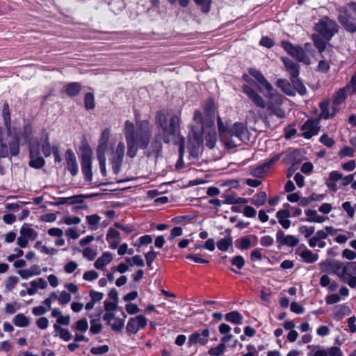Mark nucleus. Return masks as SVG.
<instances>
[{
	"label": "nucleus",
	"instance_id": "41",
	"mask_svg": "<svg viewBox=\"0 0 356 356\" xmlns=\"http://www.w3.org/2000/svg\"><path fill=\"white\" fill-rule=\"evenodd\" d=\"M236 246L241 250H248L251 246V241L249 236H243L236 241Z\"/></svg>",
	"mask_w": 356,
	"mask_h": 356
},
{
	"label": "nucleus",
	"instance_id": "25",
	"mask_svg": "<svg viewBox=\"0 0 356 356\" xmlns=\"http://www.w3.org/2000/svg\"><path fill=\"white\" fill-rule=\"evenodd\" d=\"M124 145L123 143H120L117 147L115 154L116 158L115 161V165H113V168L115 173H118L120 171V167L123 161L124 154Z\"/></svg>",
	"mask_w": 356,
	"mask_h": 356
},
{
	"label": "nucleus",
	"instance_id": "29",
	"mask_svg": "<svg viewBox=\"0 0 356 356\" xmlns=\"http://www.w3.org/2000/svg\"><path fill=\"white\" fill-rule=\"evenodd\" d=\"M338 20L347 31L356 32V23L353 19H347L346 15H339Z\"/></svg>",
	"mask_w": 356,
	"mask_h": 356
},
{
	"label": "nucleus",
	"instance_id": "17",
	"mask_svg": "<svg viewBox=\"0 0 356 356\" xmlns=\"http://www.w3.org/2000/svg\"><path fill=\"white\" fill-rule=\"evenodd\" d=\"M296 254L298 255L301 259L307 264H313L318 261L319 258L317 253L313 252L304 245H300L296 250Z\"/></svg>",
	"mask_w": 356,
	"mask_h": 356
},
{
	"label": "nucleus",
	"instance_id": "48",
	"mask_svg": "<svg viewBox=\"0 0 356 356\" xmlns=\"http://www.w3.org/2000/svg\"><path fill=\"white\" fill-rule=\"evenodd\" d=\"M342 209L346 212L347 216L353 219L355 217L354 207L352 206L351 202L346 201L344 202L342 205Z\"/></svg>",
	"mask_w": 356,
	"mask_h": 356
},
{
	"label": "nucleus",
	"instance_id": "8",
	"mask_svg": "<svg viewBox=\"0 0 356 356\" xmlns=\"http://www.w3.org/2000/svg\"><path fill=\"white\" fill-rule=\"evenodd\" d=\"M315 30L324 39L329 41L338 32V25L327 17H323L315 25Z\"/></svg>",
	"mask_w": 356,
	"mask_h": 356
},
{
	"label": "nucleus",
	"instance_id": "32",
	"mask_svg": "<svg viewBox=\"0 0 356 356\" xmlns=\"http://www.w3.org/2000/svg\"><path fill=\"white\" fill-rule=\"evenodd\" d=\"M81 88V85L79 83L72 82L65 85V91L68 96L74 97L80 92Z\"/></svg>",
	"mask_w": 356,
	"mask_h": 356
},
{
	"label": "nucleus",
	"instance_id": "15",
	"mask_svg": "<svg viewBox=\"0 0 356 356\" xmlns=\"http://www.w3.org/2000/svg\"><path fill=\"white\" fill-rule=\"evenodd\" d=\"M249 73L264 88L265 90H266L267 92L265 94V97L268 98H273L274 92L273 86L264 77L261 72L256 69L251 68L249 70Z\"/></svg>",
	"mask_w": 356,
	"mask_h": 356
},
{
	"label": "nucleus",
	"instance_id": "1",
	"mask_svg": "<svg viewBox=\"0 0 356 356\" xmlns=\"http://www.w3.org/2000/svg\"><path fill=\"white\" fill-rule=\"evenodd\" d=\"M124 136L127 145V156L134 158L138 149H146L152 137V126L147 120L137 122V127L133 122L127 120L124 123Z\"/></svg>",
	"mask_w": 356,
	"mask_h": 356
},
{
	"label": "nucleus",
	"instance_id": "60",
	"mask_svg": "<svg viewBox=\"0 0 356 356\" xmlns=\"http://www.w3.org/2000/svg\"><path fill=\"white\" fill-rule=\"evenodd\" d=\"M114 227L116 229H120L121 231H122L125 235L129 234L134 230V229L131 226L122 225L120 222H115Z\"/></svg>",
	"mask_w": 356,
	"mask_h": 356
},
{
	"label": "nucleus",
	"instance_id": "49",
	"mask_svg": "<svg viewBox=\"0 0 356 356\" xmlns=\"http://www.w3.org/2000/svg\"><path fill=\"white\" fill-rule=\"evenodd\" d=\"M126 261L130 266L136 265L138 266H144L145 265L144 261L140 255H135L131 258H127Z\"/></svg>",
	"mask_w": 356,
	"mask_h": 356
},
{
	"label": "nucleus",
	"instance_id": "9",
	"mask_svg": "<svg viewBox=\"0 0 356 356\" xmlns=\"http://www.w3.org/2000/svg\"><path fill=\"white\" fill-rule=\"evenodd\" d=\"M249 133L246 127L240 122H236L233 126L227 129V140H233L236 143L246 142L249 140ZM238 143H236V146Z\"/></svg>",
	"mask_w": 356,
	"mask_h": 356
},
{
	"label": "nucleus",
	"instance_id": "36",
	"mask_svg": "<svg viewBox=\"0 0 356 356\" xmlns=\"http://www.w3.org/2000/svg\"><path fill=\"white\" fill-rule=\"evenodd\" d=\"M347 91L344 88L339 89L334 95L332 103L334 106H337L345 102L347 95Z\"/></svg>",
	"mask_w": 356,
	"mask_h": 356
},
{
	"label": "nucleus",
	"instance_id": "38",
	"mask_svg": "<svg viewBox=\"0 0 356 356\" xmlns=\"http://www.w3.org/2000/svg\"><path fill=\"white\" fill-rule=\"evenodd\" d=\"M13 323L17 327H24L29 325L30 321L24 314H18L13 318Z\"/></svg>",
	"mask_w": 356,
	"mask_h": 356
},
{
	"label": "nucleus",
	"instance_id": "3",
	"mask_svg": "<svg viewBox=\"0 0 356 356\" xmlns=\"http://www.w3.org/2000/svg\"><path fill=\"white\" fill-rule=\"evenodd\" d=\"M2 115L6 132L5 133L3 128L0 127V157L8 156L9 152L11 156H17L19 152L20 139L17 133L12 132L9 106L7 103L3 106Z\"/></svg>",
	"mask_w": 356,
	"mask_h": 356
},
{
	"label": "nucleus",
	"instance_id": "26",
	"mask_svg": "<svg viewBox=\"0 0 356 356\" xmlns=\"http://www.w3.org/2000/svg\"><path fill=\"white\" fill-rule=\"evenodd\" d=\"M31 287L27 289L29 296H33L38 289H44L47 287V282L43 278H38L30 282Z\"/></svg>",
	"mask_w": 356,
	"mask_h": 356
},
{
	"label": "nucleus",
	"instance_id": "16",
	"mask_svg": "<svg viewBox=\"0 0 356 356\" xmlns=\"http://www.w3.org/2000/svg\"><path fill=\"white\" fill-rule=\"evenodd\" d=\"M210 336V331L209 329L205 328L200 331L192 333L188 337V344L189 346L195 344H200L204 346L208 343V338Z\"/></svg>",
	"mask_w": 356,
	"mask_h": 356
},
{
	"label": "nucleus",
	"instance_id": "43",
	"mask_svg": "<svg viewBox=\"0 0 356 356\" xmlns=\"http://www.w3.org/2000/svg\"><path fill=\"white\" fill-rule=\"evenodd\" d=\"M226 350V345L223 343H219L217 346L211 348L208 353L210 356H220L224 353Z\"/></svg>",
	"mask_w": 356,
	"mask_h": 356
},
{
	"label": "nucleus",
	"instance_id": "53",
	"mask_svg": "<svg viewBox=\"0 0 356 356\" xmlns=\"http://www.w3.org/2000/svg\"><path fill=\"white\" fill-rule=\"evenodd\" d=\"M76 330L80 332H86L88 329V323L86 318H82L79 320L74 327H73Z\"/></svg>",
	"mask_w": 356,
	"mask_h": 356
},
{
	"label": "nucleus",
	"instance_id": "34",
	"mask_svg": "<svg viewBox=\"0 0 356 356\" xmlns=\"http://www.w3.org/2000/svg\"><path fill=\"white\" fill-rule=\"evenodd\" d=\"M225 318L227 321L236 325H241L243 320V316L237 311L226 314Z\"/></svg>",
	"mask_w": 356,
	"mask_h": 356
},
{
	"label": "nucleus",
	"instance_id": "7",
	"mask_svg": "<svg viewBox=\"0 0 356 356\" xmlns=\"http://www.w3.org/2000/svg\"><path fill=\"white\" fill-rule=\"evenodd\" d=\"M280 44L289 55H290L298 62L302 63L306 65H309L312 63L311 58L307 54L304 48H302L300 45H294L291 42L287 40H282Z\"/></svg>",
	"mask_w": 356,
	"mask_h": 356
},
{
	"label": "nucleus",
	"instance_id": "19",
	"mask_svg": "<svg viewBox=\"0 0 356 356\" xmlns=\"http://www.w3.org/2000/svg\"><path fill=\"white\" fill-rule=\"evenodd\" d=\"M276 241L279 246L286 245L295 247L299 243V239L293 235H285L284 232L278 230L276 234Z\"/></svg>",
	"mask_w": 356,
	"mask_h": 356
},
{
	"label": "nucleus",
	"instance_id": "46",
	"mask_svg": "<svg viewBox=\"0 0 356 356\" xmlns=\"http://www.w3.org/2000/svg\"><path fill=\"white\" fill-rule=\"evenodd\" d=\"M85 108L88 110L95 108V98L91 92H88L84 97Z\"/></svg>",
	"mask_w": 356,
	"mask_h": 356
},
{
	"label": "nucleus",
	"instance_id": "31",
	"mask_svg": "<svg viewBox=\"0 0 356 356\" xmlns=\"http://www.w3.org/2000/svg\"><path fill=\"white\" fill-rule=\"evenodd\" d=\"M55 336H58L65 341H69L72 339V335L67 329L63 328L58 325H54Z\"/></svg>",
	"mask_w": 356,
	"mask_h": 356
},
{
	"label": "nucleus",
	"instance_id": "35",
	"mask_svg": "<svg viewBox=\"0 0 356 356\" xmlns=\"http://www.w3.org/2000/svg\"><path fill=\"white\" fill-rule=\"evenodd\" d=\"M293 88L295 92L297 91L300 95H305L307 93V89L298 76L290 77Z\"/></svg>",
	"mask_w": 356,
	"mask_h": 356
},
{
	"label": "nucleus",
	"instance_id": "61",
	"mask_svg": "<svg viewBox=\"0 0 356 356\" xmlns=\"http://www.w3.org/2000/svg\"><path fill=\"white\" fill-rule=\"evenodd\" d=\"M328 356H342L343 352L339 347L331 346L327 350Z\"/></svg>",
	"mask_w": 356,
	"mask_h": 356
},
{
	"label": "nucleus",
	"instance_id": "45",
	"mask_svg": "<svg viewBox=\"0 0 356 356\" xmlns=\"http://www.w3.org/2000/svg\"><path fill=\"white\" fill-rule=\"evenodd\" d=\"M19 278L16 276H10L5 281V288L7 291H12L19 282Z\"/></svg>",
	"mask_w": 356,
	"mask_h": 356
},
{
	"label": "nucleus",
	"instance_id": "63",
	"mask_svg": "<svg viewBox=\"0 0 356 356\" xmlns=\"http://www.w3.org/2000/svg\"><path fill=\"white\" fill-rule=\"evenodd\" d=\"M182 234H183V231H182L181 227H175L171 230L170 235L168 237V240L169 241H173L175 239V238H176L177 236H181Z\"/></svg>",
	"mask_w": 356,
	"mask_h": 356
},
{
	"label": "nucleus",
	"instance_id": "59",
	"mask_svg": "<svg viewBox=\"0 0 356 356\" xmlns=\"http://www.w3.org/2000/svg\"><path fill=\"white\" fill-rule=\"evenodd\" d=\"M269 111L270 114L275 115L280 118H284L285 116L284 111L279 107L270 106Z\"/></svg>",
	"mask_w": 356,
	"mask_h": 356
},
{
	"label": "nucleus",
	"instance_id": "18",
	"mask_svg": "<svg viewBox=\"0 0 356 356\" xmlns=\"http://www.w3.org/2000/svg\"><path fill=\"white\" fill-rule=\"evenodd\" d=\"M243 91L257 107L261 108L266 107V103L262 97L250 86L243 85Z\"/></svg>",
	"mask_w": 356,
	"mask_h": 356
},
{
	"label": "nucleus",
	"instance_id": "14",
	"mask_svg": "<svg viewBox=\"0 0 356 356\" xmlns=\"http://www.w3.org/2000/svg\"><path fill=\"white\" fill-rule=\"evenodd\" d=\"M320 130L318 120H307L301 127V136L306 139H310L318 134Z\"/></svg>",
	"mask_w": 356,
	"mask_h": 356
},
{
	"label": "nucleus",
	"instance_id": "64",
	"mask_svg": "<svg viewBox=\"0 0 356 356\" xmlns=\"http://www.w3.org/2000/svg\"><path fill=\"white\" fill-rule=\"evenodd\" d=\"M98 277V274L95 270H89L86 273H84L83 275V278L86 281H93L96 280Z\"/></svg>",
	"mask_w": 356,
	"mask_h": 356
},
{
	"label": "nucleus",
	"instance_id": "47",
	"mask_svg": "<svg viewBox=\"0 0 356 356\" xmlns=\"http://www.w3.org/2000/svg\"><path fill=\"white\" fill-rule=\"evenodd\" d=\"M319 141L328 148H331L335 144L334 140L326 134L320 137Z\"/></svg>",
	"mask_w": 356,
	"mask_h": 356
},
{
	"label": "nucleus",
	"instance_id": "10",
	"mask_svg": "<svg viewBox=\"0 0 356 356\" xmlns=\"http://www.w3.org/2000/svg\"><path fill=\"white\" fill-rule=\"evenodd\" d=\"M110 140V131L106 129L102 134L99 144L97 149V158L99 162L100 170L103 175H106V158L105 152L108 148Z\"/></svg>",
	"mask_w": 356,
	"mask_h": 356
},
{
	"label": "nucleus",
	"instance_id": "5",
	"mask_svg": "<svg viewBox=\"0 0 356 356\" xmlns=\"http://www.w3.org/2000/svg\"><path fill=\"white\" fill-rule=\"evenodd\" d=\"M354 174L343 176L341 172L332 170L330 172L325 184L329 191L332 193H336L339 189L344 188L350 184H351V188L356 190V181H354Z\"/></svg>",
	"mask_w": 356,
	"mask_h": 356
},
{
	"label": "nucleus",
	"instance_id": "56",
	"mask_svg": "<svg viewBox=\"0 0 356 356\" xmlns=\"http://www.w3.org/2000/svg\"><path fill=\"white\" fill-rule=\"evenodd\" d=\"M124 326V320L113 317V330L120 332Z\"/></svg>",
	"mask_w": 356,
	"mask_h": 356
},
{
	"label": "nucleus",
	"instance_id": "55",
	"mask_svg": "<svg viewBox=\"0 0 356 356\" xmlns=\"http://www.w3.org/2000/svg\"><path fill=\"white\" fill-rule=\"evenodd\" d=\"M194 1L202 6L204 13H208L210 10L212 0H194Z\"/></svg>",
	"mask_w": 356,
	"mask_h": 356
},
{
	"label": "nucleus",
	"instance_id": "2",
	"mask_svg": "<svg viewBox=\"0 0 356 356\" xmlns=\"http://www.w3.org/2000/svg\"><path fill=\"white\" fill-rule=\"evenodd\" d=\"M156 120L159 127L161 129V135L165 143H174L179 144V160H182L184 153L185 139L180 135V118L177 115H173L168 123L166 117L163 113H158Z\"/></svg>",
	"mask_w": 356,
	"mask_h": 356
},
{
	"label": "nucleus",
	"instance_id": "51",
	"mask_svg": "<svg viewBox=\"0 0 356 356\" xmlns=\"http://www.w3.org/2000/svg\"><path fill=\"white\" fill-rule=\"evenodd\" d=\"M152 237L151 235H144L139 238L138 241L134 244V246L140 248L143 245L150 244L152 242Z\"/></svg>",
	"mask_w": 356,
	"mask_h": 356
},
{
	"label": "nucleus",
	"instance_id": "57",
	"mask_svg": "<svg viewBox=\"0 0 356 356\" xmlns=\"http://www.w3.org/2000/svg\"><path fill=\"white\" fill-rule=\"evenodd\" d=\"M83 255L84 257L88 259L90 261H92L95 259L97 253L95 250L90 248H86L83 250Z\"/></svg>",
	"mask_w": 356,
	"mask_h": 356
},
{
	"label": "nucleus",
	"instance_id": "58",
	"mask_svg": "<svg viewBox=\"0 0 356 356\" xmlns=\"http://www.w3.org/2000/svg\"><path fill=\"white\" fill-rule=\"evenodd\" d=\"M330 66L327 61L325 60H321L319 61L318 65L317 66V71L326 73L330 70Z\"/></svg>",
	"mask_w": 356,
	"mask_h": 356
},
{
	"label": "nucleus",
	"instance_id": "52",
	"mask_svg": "<svg viewBox=\"0 0 356 356\" xmlns=\"http://www.w3.org/2000/svg\"><path fill=\"white\" fill-rule=\"evenodd\" d=\"M300 233L303 234L305 238H309L315 231L314 227H307L306 225H302L298 228Z\"/></svg>",
	"mask_w": 356,
	"mask_h": 356
},
{
	"label": "nucleus",
	"instance_id": "4",
	"mask_svg": "<svg viewBox=\"0 0 356 356\" xmlns=\"http://www.w3.org/2000/svg\"><path fill=\"white\" fill-rule=\"evenodd\" d=\"M332 272L335 274L341 282L348 284L350 288L356 287V262L350 261L343 264L335 261L330 265Z\"/></svg>",
	"mask_w": 356,
	"mask_h": 356
},
{
	"label": "nucleus",
	"instance_id": "23",
	"mask_svg": "<svg viewBox=\"0 0 356 356\" xmlns=\"http://www.w3.org/2000/svg\"><path fill=\"white\" fill-rule=\"evenodd\" d=\"M219 134L221 140L229 148H232L236 146V142L231 140H227V129L225 127L222 119L218 116L217 119Z\"/></svg>",
	"mask_w": 356,
	"mask_h": 356
},
{
	"label": "nucleus",
	"instance_id": "20",
	"mask_svg": "<svg viewBox=\"0 0 356 356\" xmlns=\"http://www.w3.org/2000/svg\"><path fill=\"white\" fill-rule=\"evenodd\" d=\"M321 113L319 118L321 119L328 120L332 118L339 109L336 106L330 107V100L326 99L319 103Z\"/></svg>",
	"mask_w": 356,
	"mask_h": 356
},
{
	"label": "nucleus",
	"instance_id": "33",
	"mask_svg": "<svg viewBox=\"0 0 356 356\" xmlns=\"http://www.w3.org/2000/svg\"><path fill=\"white\" fill-rule=\"evenodd\" d=\"M312 39L314 42V46L318 49V52L321 54L322 58L324 56L322 54L326 49V42L321 38V35L318 34H312Z\"/></svg>",
	"mask_w": 356,
	"mask_h": 356
},
{
	"label": "nucleus",
	"instance_id": "62",
	"mask_svg": "<svg viewBox=\"0 0 356 356\" xmlns=\"http://www.w3.org/2000/svg\"><path fill=\"white\" fill-rule=\"evenodd\" d=\"M77 267V264L75 261H71L65 265L64 270L66 273H72L76 270Z\"/></svg>",
	"mask_w": 356,
	"mask_h": 356
},
{
	"label": "nucleus",
	"instance_id": "21",
	"mask_svg": "<svg viewBox=\"0 0 356 356\" xmlns=\"http://www.w3.org/2000/svg\"><path fill=\"white\" fill-rule=\"evenodd\" d=\"M65 159L67 167L72 176H75L78 173L79 167L76 161L75 154L72 149H67L65 152Z\"/></svg>",
	"mask_w": 356,
	"mask_h": 356
},
{
	"label": "nucleus",
	"instance_id": "44",
	"mask_svg": "<svg viewBox=\"0 0 356 356\" xmlns=\"http://www.w3.org/2000/svg\"><path fill=\"white\" fill-rule=\"evenodd\" d=\"M343 88L350 95L356 94V75L351 76L350 80Z\"/></svg>",
	"mask_w": 356,
	"mask_h": 356
},
{
	"label": "nucleus",
	"instance_id": "40",
	"mask_svg": "<svg viewBox=\"0 0 356 356\" xmlns=\"http://www.w3.org/2000/svg\"><path fill=\"white\" fill-rule=\"evenodd\" d=\"M267 200V195L264 191H261L251 199V203L259 207L264 205Z\"/></svg>",
	"mask_w": 356,
	"mask_h": 356
},
{
	"label": "nucleus",
	"instance_id": "50",
	"mask_svg": "<svg viewBox=\"0 0 356 356\" xmlns=\"http://www.w3.org/2000/svg\"><path fill=\"white\" fill-rule=\"evenodd\" d=\"M231 264L238 269H242L245 266V260L241 255H236L231 259Z\"/></svg>",
	"mask_w": 356,
	"mask_h": 356
},
{
	"label": "nucleus",
	"instance_id": "28",
	"mask_svg": "<svg viewBox=\"0 0 356 356\" xmlns=\"http://www.w3.org/2000/svg\"><path fill=\"white\" fill-rule=\"evenodd\" d=\"M351 310L348 306L346 305H339L336 306L333 310V316L337 320H341L344 316L349 315Z\"/></svg>",
	"mask_w": 356,
	"mask_h": 356
},
{
	"label": "nucleus",
	"instance_id": "42",
	"mask_svg": "<svg viewBox=\"0 0 356 356\" xmlns=\"http://www.w3.org/2000/svg\"><path fill=\"white\" fill-rule=\"evenodd\" d=\"M216 133L213 129L205 136L206 145L212 149L216 145Z\"/></svg>",
	"mask_w": 356,
	"mask_h": 356
},
{
	"label": "nucleus",
	"instance_id": "54",
	"mask_svg": "<svg viewBox=\"0 0 356 356\" xmlns=\"http://www.w3.org/2000/svg\"><path fill=\"white\" fill-rule=\"evenodd\" d=\"M71 298L72 297L70 293L63 291L59 295L58 302L62 305H65L71 300Z\"/></svg>",
	"mask_w": 356,
	"mask_h": 356
},
{
	"label": "nucleus",
	"instance_id": "11",
	"mask_svg": "<svg viewBox=\"0 0 356 356\" xmlns=\"http://www.w3.org/2000/svg\"><path fill=\"white\" fill-rule=\"evenodd\" d=\"M38 236V232L29 225H23L17 238V244L22 248H26L29 241H34Z\"/></svg>",
	"mask_w": 356,
	"mask_h": 356
},
{
	"label": "nucleus",
	"instance_id": "30",
	"mask_svg": "<svg viewBox=\"0 0 356 356\" xmlns=\"http://www.w3.org/2000/svg\"><path fill=\"white\" fill-rule=\"evenodd\" d=\"M305 213L307 216V221L311 222H323L327 218L319 215L316 210L307 209L305 211Z\"/></svg>",
	"mask_w": 356,
	"mask_h": 356
},
{
	"label": "nucleus",
	"instance_id": "12",
	"mask_svg": "<svg viewBox=\"0 0 356 356\" xmlns=\"http://www.w3.org/2000/svg\"><path fill=\"white\" fill-rule=\"evenodd\" d=\"M29 150L31 157L29 165L36 169L42 168L45 164V161L40 156L39 143L37 140L29 142Z\"/></svg>",
	"mask_w": 356,
	"mask_h": 356
},
{
	"label": "nucleus",
	"instance_id": "6",
	"mask_svg": "<svg viewBox=\"0 0 356 356\" xmlns=\"http://www.w3.org/2000/svg\"><path fill=\"white\" fill-rule=\"evenodd\" d=\"M81 154V170L84 174L87 181H91L92 179V151L88 142L84 140L81 143L79 148Z\"/></svg>",
	"mask_w": 356,
	"mask_h": 356
},
{
	"label": "nucleus",
	"instance_id": "39",
	"mask_svg": "<svg viewBox=\"0 0 356 356\" xmlns=\"http://www.w3.org/2000/svg\"><path fill=\"white\" fill-rule=\"evenodd\" d=\"M111 261V254L109 253H104L99 257L95 263L96 268L104 270V267Z\"/></svg>",
	"mask_w": 356,
	"mask_h": 356
},
{
	"label": "nucleus",
	"instance_id": "27",
	"mask_svg": "<svg viewBox=\"0 0 356 356\" xmlns=\"http://www.w3.org/2000/svg\"><path fill=\"white\" fill-rule=\"evenodd\" d=\"M276 85L280 88L283 92L289 96H295L296 92L293 88L292 83H291L286 79H278L276 82Z\"/></svg>",
	"mask_w": 356,
	"mask_h": 356
},
{
	"label": "nucleus",
	"instance_id": "22",
	"mask_svg": "<svg viewBox=\"0 0 356 356\" xmlns=\"http://www.w3.org/2000/svg\"><path fill=\"white\" fill-rule=\"evenodd\" d=\"M285 69L289 73L290 77L298 76L300 74V65L298 63L293 61L291 59L286 56L281 58Z\"/></svg>",
	"mask_w": 356,
	"mask_h": 356
},
{
	"label": "nucleus",
	"instance_id": "37",
	"mask_svg": "<svg viewBox=\"0 0 356 356\" xmlns=\"http://www.w3.org/2000/svg\"><path fill=\"white\" fill-rule=\"evenodd\" d=\"M232 237L230 235H227L225 237L218 241L216 245L218 250L222 252H226L228 250L229 247L232 245Z\"/></svg>",
	"mask_w": 356,
	"mask_h": 356
},
{
	"label": "nucleus",
	"instance_id": "13",
	"mask_svg": "<svg viewBox=\"0 0 356 356\" xmlns=\"http://www.w3.org/2000/svg\"><path fill=\"white\" fill-rule=\"evenodd\" d=\"M147 325V318L143 315H138L130 318L126 330L129 334H136L140 330L145 328Z\"/></svg>",
	"mask_w": 356,
	"mask_h": 356
},
{
	"label": "nucleus",
	"instance_id": "24",
	"mask_svg": "<svg viewBox=\"0 0 356 356\" xmlns=\"http://www.w3.org/2000/svg\"><path fill=\"white\" fill-rule=\"evenodd\" d=\"M41 149L45 157H49L52 153L53 147L49 143V134L46 130H43L40 137Z\"/></svg>",
	"mask_w": 356,
	"mask_h": 356
}]
</instances>
